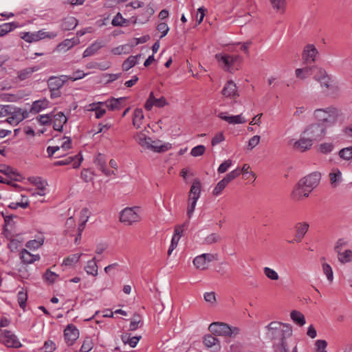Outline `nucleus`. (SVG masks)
Here are the masks:
<instances>
[{
  "label": "nucleus",
  "mask_w": 352,
  "mask_h": 352,
  "mask_svg": "<svg viewBox=\"0 0 352 352\" xmlns=\"http://www.w3.org/2000/svg\"><path fill=\"white\" fill-rule=\"evenodd\" d=\"M94 346L93 340L91 338L87 337L85 339L82 346L80 348V352H89Z\"/></svg>",
  "instance_id": "nucleus-50"
},
{
  "label": "nucleus",
  "mask_w": 352,
  "mask_h": 352,
  "mask_svg": "<svg viewBox=\"0 0 352 352\" xmlns=\"http://www.w3.org/2000/svg\"><path fill=\"white\" fill-rule=\"evenodd\" d=\"M312 142H313L306 136V138H302L296 141L294 144V148L300 152H305L311 147L313 144Z\"/></svg>",
  "instance_id": "nucleus-20"
},
{
  "label": "nucleus",
  "mask_w": 352,
  "mask_h": 352,
  "mask_svg": "<svg viewBox=\"0 0 352 352\" xmlns=\"http://www.w3.org/2000/svg\"><path fill=\"white\" fill-rule=\"evenodd\" d=\"M206 151V147L204 145H198L192 148L190 154L193 157H199L204 155Z\"/></svg>",
  "instance_id": "nucleus-57"
},
{
  "label": "nucleus",
  "mask_w": 352,
  "mask_h": 352,
  "mask_svg": "<svg viewBox=\"0 0 352 352\" xmlns=\"http://www.w3.org/2000/svg\"><path fill=\"white\" fill-rule=\"evenodd\" d=\"M309 224L306 222H300L296 224L295 230V241L298 243L300 242L305 236L309 230Z\"/></svg>",
  "instance_id": "nucleus-16"
},
{
  "label": "nucleus",
  "mask_w": 352,
  "mask_h": 352,
  "mask_svg": "<svg viewBox=\"0 0 352 352\" xmlns=\"http://www.w3.org/2000/svg\"><path fill=\"white\" fill-rule=\"evenodd\" d=\"M0 173L11 177L13 180L16 182H20L23 179L22 175L16 170L6 164H0Z\"/></svg>",
  "instance_id": "nucleus-14"
},
{
  "label": "nucleus",
  "mask_w": 352,
  "mask_h": 352,
  "mask_svg": "<svg viewBox=\"0 0 352 352\" xmlns=\"http://www.w3.org/2000/svg\"><path fill=\"white\" fill-rule=\"evenodd\" d=\"M304 133L312 142L320 140L324 136L325 127L323 124H313L307 128Z\"/></svg>",
  "instance_id": "nucleus-6"
},
{
  "label": "nucleus",
  "mask_w": 352,
  "mask_h": 352,
  "mask_svg": "<svg viewBox=\"0 0 352 352\" xmlns=\"http://www.w3.org/2000/svg\"><path fill=\"white\" fill-rule=\"evenodd\" d=\"M221 239V237L216 233H212L208 235L204 241V243L206 245H211L218 242Z\"/></svg>",
  "instance_id": "nucleus-53"
},
{
  "label": "nucleus",
  "mask_w": 352,
  "mask_h": 352,
  "mask_svg": "<svg viewBox=\"0 0 352 352\" xmlns=\"http://www.w3.org/2000/svg\"><path fill=\"white\" fill-rule=\"evenodd\" d=\"M291 318L296 323L298 324L300 326H302L305 324V318L304 315L298 311L293 310L291 312Z\"/></svg>",
  "instance_id": "nucleus-38"
},
{
  "label": "nucleus",
  "mask_w": 352,
  "mask_h": 352,
  "mask_svg": "<svg viewBox=\"0 0 352 352\" xmlns=\"http://www.w3.org/2000/svg\"><path fill=\"white\" fill-rule=\"evenodd\" d=\"M0 341L3 342L8 347L19 348L21 344L16 336L10 331L0 330Z\"/></svg>",
  "instance_id": "nucleus-7"
},
{
  "label": "nucleus",
  "mask_w": 352,
  "mask_h": 352,
  "mask_svg": "<svg viewBox=\"0 0 352 352\" xmlns=\"http://www.w3.org/2000/svg\"><path fill=\"white\" fill-rule=\"evenodd\" d=\"M81 256L82 254H74L69 255L64 259L63 264L67 266L72 265V264L77 263Z\"/></svg>",
  "instance_id": "nucleus-48"
},
{
  "label": "nucleus",
  "mask_w": 352,
  "mask_h": 352,
  "mask_svg": "<svg viewBox=\"0 0 352 352\" xmlns=\"http://www.w3.org/2000/svg\"><path fill=\"white\" fill-rule=\"evenodd\" d=\"M36 34L38 35V41L43 39V38H54L57 36V33L51 32H45L43 30H39L36 32Z\"/></svg>",
  "instance_id": "nucleus-52"
},
{
  "label": "nucleus",
  "mask_w": 352,
  "mask_h": 352,
  "mask_svg": "<svg viewBox=\"0 0 352 352\" xmlns=\"http://www.w3.org/2000/svg\"><path fill=\"white\" fill-rule=\"evenodd\" d=\"M320 177L319 173L314 172L300 179L292 192L294 198L300 200L302 197H307L319 184Z\"/></svg>",
  "instance_id": "nucleus-2"
},
{
  "label": "nucleus",
  "mask_w": 352,
  "mask_h": 352,
  "mask_svg": "<svg viewBox=\"0 0 352 352\" xmlns=\"http://www.w3.org/2000/svg\"><path fill=\"white\" fill-rule=\"evenodd\" d=\"M314 116L319 121L325 123L328 126H331L336 122L338 111L333 107L318 109L314 111Z\"/></svg>",
  "instance_id": "nucleus-4"
},
{
  "label": "nucleus",
  "mask_w": 352,
  "mask_h": 352,
  "mask_svg": "<svg viewBox=\"0 0 352 352\" xmlns=\"http://www.w3.org/2000/svg\"><path fill=\"white\" fill-rule=\"evenodd\" d=\"M268 336L272 340L275 352H289L286 338L292 335V328L289 324L272 322L267 327Z\"/></svg>",
  "instance_id": "nucleus-1"
},
{
  "label": "nucleus",
  "mask_w": 352,
  "mask_h": 352,
  "mask_svg": "<svg viewBox=\"0 0 352 352\" xmlns=\"http://www.w3.org/2000/svg\"><path fill=\"white\" fill-rule=\"evenodd\" d=\"M193 264L198 270H204L207 269V263L206 262V258H204L201 254L196 256L194 258Z\"/></svg>",
  "instance_id": "nucleus-39"
},
{
  "label": "nucleus",
  "mask_w": 352,
  "mask_h": 352,
  "mask_svg": "<svg viewBox=\"0 0 352 352\" xmlns=\"http://www.w3.org/2000/svg\"><path fill=\"white\" fill-rule=\"evenodd\" d=\"M313 74V67H305L302 68H298L295 70V74L297 78L300 80H305L311 76Z\"/></svg>",
  "instance_id": "nucleus-29"
},
{
  "label": "nucleus",
  "mask_w": 352,
  "mask_h": 352,
  "mask_svg": "<svg viewBox=\"0 0 352 352\" xmlns=\"http://www.w3.org/2000/svg\"><path fill=\"white\" fill-rule=\"evenodd\" d=\"M20 258L25 264H31L40 259L38 254H32L26 249H23L20 252Z\"/></svg>",
  "instance_id": "nucleus-22"
},
{
  "label": "nucleus",
  "mask_w": 352,
  "mask_h": 352,
  "mask_svg": "<svg viewBox=\"0 0 352 352\" xmlns=\"http://www.w3.org/2000/svg\"><path fill=\"white\" fill-rule=\"evenodd\" d=\"M12 116V120H16L19 123L23 120V117L21 113V108L13 107V109L11 111L10 114Z\"/></svg>",
  "instance_id": "nucleus-62"
},
{
  "label": "nucleus",
  "mask_w": 352,
  "mask_h": 352,
  "mask_svg": "<svg viewBox=\"0 0 352 352\" xmlns=\"http://www.w3.org/2000/svg\"><path fill=\"white\" fill-rule=\"evenodd\" d=\"M142 322L141 316L137 313L134 314L129 327L130 331H135L138 328V324Z\"/></svg>",
  "instance_id": "nucleus-47"
},
{
  "label": "nucleus",
  "mask_w": 352,
  "mask_h": 352,
  "mask_svg": "<svg viewBox=\"0 0 352 352\" xmlns=\"http://www.w3.org/2000/svg\"><path fill=\"white\" fill-rule=\"evenodd\" d=\"M155 13L153 7L149 4L142 10V12L140 14L134 21V23H145L148 21L150 17Z\"/></svg>",
  "instance_id": "nucleus-17"
},
{
  "label": "nucleus",
  "mask_w": 352,
  "mask_h": 352,
  "mask_svg": "<svg viewBox=\"0 0 352 352\" xmlns=\"http://www.w3.org/2000/svg\"><path fill=\"white\" fill-rule=\"evenodd\" d=\"M38 69L39 67L38 66L25 68L17 72V77L20 80H24L29 78L34 72H37Z\"/></svg>",
  "instance_id": "nucleus-28"
},
{
  "label": "nucleus",
  "mask_w": 352,
  "mask_h": 352,
  "mask_svg": "<svg viewBox=\"0 0 352 352\" xmlns=\"http://www.w3.org/2000/svg\"><path fill=\"white\" fill-rule=\"evenodd\" d=\"M131 50V47L129 45H122L114 47L111 50V52L115 55H121L122 54H129L130 53Z\"/></svg>",
  "instance_id": "nucleus-40"
},
{
  "label": "nucleus",
  "mask_w": 352,
  "mask_h": 352,
  "mask_svg": "<svg viewBox=\"0 0 352 352\" xmlns=\"http://www.w3.org/2000/svg\"><path fill=\"white\" fill-rule=\"evenodd\" d=\"M79 336V331L73 324H68L64 331V337L68 346L74 344Z\"/></svg>",
  "instance_id": "nucleus-10"
},
{
  "label": "nucleus",
  "mask_w": 352,
  "mask_h": 352,
  "mask_svg": "<svg viewBox=\"0 0 352 352\" xmlns=\"http://www.w3.org/2000/svg\"><path fill=\"white\" fill-rule=\"evenodd\" d=\"M338 259L341 263H346L352 261V250H346L344 252H338Z\"/></svg>",
  "instance_id": "nucleus-37"
},
{
  "label": "nucleus",
  "mask_w": 352,
  "mask_h": 352,
  "mask_svg": "<svg viewBox=\"0 0 352 352\" xmlns=\"http://www.w3.org/2000/svg\"><path fill=\"white\" fill-rule=\"evenodd\" d=\"M151 146V150L157 153L165 152L170 148L168 144H162V141L159 140H153V143Z\"/></svg>",
  "instance_id": "nucleus-32"
},
{
  "label": "nucleus",
  "mask_w": 352,
  "mask_h": 352,
  "mask_svg": "<svg viewBox=\"0 0 352 352\" xmlns=\"http://www.w3.org/2000/svg\"><path fill=\"white\" fill-rule=\"evenodd\" d=\"M141 54H138L136 56H130L128 57L122 63V69L124 71L129 70L138 63V60L140 58H141Z\"/></svg>",
  "instance_id": "nucleus-27"
},
{
  "label": "nucleus",
  "mask_w": 352,
  "mask_h": 352,
  "mask_svg": "<svg viewBox=\"0 0 352 352\" xmlns=\"http://www.w3.org/2000/svg\"><path fill=\"white\" fill-rule=\"evenodd\" d=\"M82 156L79 153L75 156H69L63 160L54 162V166H65L70 164L73 162V168H78L82 161Z\"/></svg>",
  "instance_id": "nucleus-13"
},
{
  "label": "nucleus",
  "mask_w": 352,
  "mask_h": 352,
  "mask_svg": "<svg viewBox=\"0 0 352 352\" xmlns=\"http://www.w3.org/2000/svg\"><path fill=\"white\" fill-rule=\"evenodd\" d=\"M144 118L142 109L137 108L133 112V124L137 129L140 128L142 120Z\"/></svg>",
  "instance_id": "nucleus-34"
},
{
  "label": "nucleus",
  "mask_w": 352,
  "mask_h": 352,
  "mask_svg": "<svg viewBox=\"0 0 352 352\" xmlns=\"http://www.w3.org/2000/svg\"><path fill=\"white\" fill-rule=\"evenodd\" d=\"M104 46V43L102 41H96L90 46H89L83 52L82 57H88L95 54L100 49Z\"/></svg>",
  "instance_id": "nucleus-23"
},
{
  "label": "nucleus",
  "mask_w": 352,
  "mask_h": 352,
  "mask_svg": "<svg viewBox=\"0 0 352 352\" xmlns=\"http://www.w3.org/2000/svg\"><path fill=\"white\" fill-rule=\"evenodd\" d=\"M67 122V117L63 112H58L54 116L53 128L54 130L61 132L65 124Z\"/></svg>",
  "instance_id": "nucleus-19"
},
{
  "label": "nucleus",
  "mask_w": 352,
  "mask_h": 352,
  "mask_svg": "<svg viewBox=\"0 0 352 352\" xmlns=\"http://www.w3.org/2000/svg\"><path fill=\"white\" fill-rule=\"evenodd\" d=\"M208 329L212 335L228 338H235L241 330L237 327H231L226 323L214 322L209 325Z\"/></svg>",
  "instance_id": "nucleus-3"
},
{
  "label": "nucleus",
  "mask_w": 352,
  "mask_h": 352,
  "mask_svg": "<svg viewBox=\"0 0 352 352\" xmlns=\"http://www.w3.org/2000/svg\"><path fill=\"white\" fill-rule=\"evenodd\" d=\"M323 273L327 276L328 280L332 282L333 280V274L331 267L327 263H322Z\"/></svg>",
  "instance_id": "nucleus-54"
},
{
  "label": "nucleus",
  "mask_w": 352,
  "mask_h": 352,
  "mask_svg": "<svg viewBox=\"0 0 352 352\" xmlns=\"http://www.w3.org/2000/svg\"><path fill=\"white\" fill-rule=\"evenodd\" d=\"M137 142L143 148L151 150V144L153 143V140L146 136L144 133H139L135 136Z\"/></svg>",
  "instance_id": "nucleus-25"
},
{
  "label": "nucleus",
  "mask_w": 352,
  "mask_h": 352,
  "mask_svg": "<svg viewBox=\"0 0 352 352\" xmlns=\"http://www.w3.org/2000/svg\"><path fill=\"white\" fill-rule=\"evenodd\" d=\"M48 101L45 99L34 101L30 108V112L34 114L38 113L47 107Z\"/></svg>",
  "instance_id": "nucleus-31"
},
{
  "label": "nucleus",
  "mask_w": 352,
  "mask_h": 352,
  "mask_svg": "<svg viewBox=\"0 0 352 352\" xmlns=\"http://www.w3.org/2000/svg\"><path fill=\"white\" fill-rule=\"evenodd\" d=\"M318 54V51L313 44L307 45L302 54L304 63L307 64L314 63Z\"/></svg>",
  "instance_id": "nucleus-9"
},
{
  "label": "nucleus",
  "mask_w": 352,
  "mask_h": 352,
  "mask_svg": "<svg viewBox=\"0 0 352 352\" xmlns=\"http://www.w3.org/2000/svg\"><path fill=\"white\" fill-rule=\"evenodd\" d=\"M126 98L122 97L119 98H111V99L103 102L104 104L111 111L120 109L121 107V102L124 100Z\"/></svg>",
  "instance_id": "nucleus-26"
},
{
  "label": "nucleus",
  "mask_w": 352,
  "mask_h": 352,
  "mask_svg": "<svg viewBox=\"0 0 352 352\" xmlns=\"http://www.w3.org/2000/svg\"><path fill=\"white\" fill-rule=\"evenodd\" d=\"M138 208H126L120 212V221L126 226L140 221L141 217L135 211Z\"/></svg>",
  "instance_id": "nucleus-5"
},
{
  "label": "nucleus",
  "mask_w": 352,
  "mask_h": 352,
  "mask_svg": "<svg viewBox=\"0 0 352 352\" xmlns=\"http://www.w3.org/2000/svg\"><path fill=\"white\" fill-rule=\"evenodd\" d=\"M56 348V344L53 341L49 340L45 342L41 350L42 352H53L55 351Z\"/></svg>",
  "instance_id": "nucleus-55"
},
{
  "label": "nucleus",
  "mask_w": 352,
  "mask_h": 352,
  "mask_svg": "<svg viewBox=\"0 0 352 352\" xmlns=\"http://www.w3.org/2000/svg\"><path fill=\"white\" fill-rule=\"evenodd\" d=\"M29 180L34 184L38 189H45L47 183L46 181L43 180L41 177H32Z\"/></svg>",
  "instance_id": "nucleus-51"
},
{
  "label": "nucleus",
  "mask_w": 352,
  "mask_h": 352,
  "mask_svg": "<svg viewBox=\"0 0 352 352\" xmlns=\"http://www.w3.org/2000/svg\"><path fill=\"white\" fill-rule=\"evenodd\" d=\"M327 343L325 340H318L316 342V352H327Z\"/></svg>",
  "instance_id": "nucleus-64"
},
{
  "label": "nucleus",
  "mask_w": 352,
  "mask_h": 352,
  "mask_svg": "<svg viewBox=\"0 0 352 352\" xmlns=\"http://www.w3.org/2000/svg\"><path fill=\"white\" fill-rule=\"evenodd\" d=\"M219 117L223 120L226 121L229 124H243L246 122V120L242 117L241 115L237 116H226L225 113H221L219 114Z\"/></svg>",
  "instance_id": "nucleus-24"
},
{
  "label": "nucleus",
  "mask_w": 352,
  "mask_h": 352,
  "mask_svg": "<svg viewBox=\"0 0 352 352\" xmlns=\"http://www.w3.org/2000/svg\"><path fill=\"white\" fill-rule=\"evenodd\" d=\"M223 96L227 98H235L239 96L237 87L232 80H228L221 91Z\"/></svg>",
  "instance_id": "nucleus-15"
},
{
  "label": "nucleus",
  "mask_w": 352,
  "mask_h": 352,
  "mask_svg": "<svg viewBox=\"0 0 352 352\" xmlns=\"http://www.w3.org/2000/svg\"><path fill=\"white\" fill-rule=\"evenodd\" d=\"M241 174V171L239 168H236L235 170L228 173L222 180L225 182V183L228 185L230 182L239 176Z\"/></svg>",
  "instance_id": "nucleus-44"
},
{
  "label": "nucleus",
  "mask_w": 352,
  "mask_h": 352,
  "mask_svg": "<svg viewBox=\"0 0 352 352\" xmlns=\"http://www.w3.org/2000/svg\"><path fill=\"white\" fill-rule=\"evenodd\" d=\"M215 58L219 63L223 64V67L225 70L232 72V67L229 61V55L217 54Z\"/></svg>",
  "instance_id": "nucleus-33"
},
{
  "label": "nucleus",
  "mask_w": 352,
  "mask_h": 352,
  "mask_svg": "<svg viewBox=\"0 0 352 352\" xmlns=\"http://www.w3.org/2000/svg\"><path fill=\"white\" fill-rule=\"evenodd\" d=\"M263 273L265 275V276L272 280H277L279 279V276L278 273L273 269L265 267L263 268Z\"/></svg>",
  "instance_id": "nucleus-43"
},
{
  "label": "nucleus",
  "mask_w": 352,
  "mask_h": 352,
  "mask_svg": "<svg viewBox=\"0 0 352 352\" xmlns=\"http://www.w3.org/2000/svg\"><path fill=\"white\" fill-rule=\"evenodd\" d=\"M16 28L14 23H6L0 25V36L7 34Z\"/></svg>",
  "instance_id": "nucleus-42"
},
{
  "label": "nucleus",
  "mask_w": 352,
  "mask_h": 352,
  "mask_svg": "<svg viewBox=\"0 0 352 352\" xmlns=\"http://www.w3.org/2000/svg\"><path fill=\"white\" fill-rule=\"evenodd\" d=\"M37 120L41 125H48L52 122V114L40 115Z\"/></svg>",
  "instance_id": "nucleus-59"
},
{
  "label": "nucleus",
  "mask_w": 352,
  "mask_h": 352,
  "mask_svg": "<svg viewBox=\"0 0 352 352\" xmlns=\"http://www.w3.org/2000/svg\"><path fill=\"white\" fill-rule=\"evenodd\" d=\"M57 277H58V274H56V273H54L53 272H51L50 270H47L43 275L44 279L49 283H54L56 281Z\"/></svg>",
  "instance_id": "nucleus-56"
},
{
  "label": "nucleus",
  "mask_w": 352,
  "mask_h": 352,
  "mask_svg": "<svg viewBox=\"0 0 352 352\" xmlns=\"http://www.w3.org/2000/svg\"><path fill=\"white\" fill-rule=\"evenodd\" d=\"M227 184L223 182L222 179L219 181L212 191V195L214 196H218L219 195L223 189L226 187Z\"/></svg>",
  "instance_id": "nucleus-58"
},
{
  "label": "nucleus",
  "mask_w": 352,
  "mask_h": 352,
  "mask_svg": "<svg viewBox=\"0 0 352 352\" xmlns=\"http://www.w3.org/2000/svg\"><path fill=\"white\" fill-rule=\"evenodd\" d=\"M204 343L208 348H211L215 346L219 347L220 346L219 340L217 338H216L213 335L210 334L206 335L204 336Z\"/></svg>",
  "instance_id": "nucleus-36"
},
{
  "label": "nucleus",
  "mask_w": 352,
  "mask_h": 352,
  "mask_svg": "<svg viewBox=\"0 0 352 352\" xmlns=\"http://www.w3.org/2000/svg\"><path fill=\"white\" fill-rule=\"evenodd\" d=\"M28 300V294L26 292L20 291L17 294V301L21 309L25 310L26 301Z\"/></svg>",
  "instance_id": "nucleus-45"
},
{
  "label": "nucleus",
  "mask_w": 352,
  "mask_h": 352,
  "mask_svg": "<svg viewBox=\"0 0 352 352\" xmlns=\"http://www.w3.org/2000/svg\"><path fill=\"white\" fill-rule=\"evenodd\" d=\"M12 109L13 107L11 105L0 104V118L8 116Z\"/></svg>",
  "instance_id": "nucleus-60"
},
{
  "label": "nucleus",
  "mask_w": 352,
  "mask_h": 352,
  "mask_svg": "<svg viewBox=\"0 0 352 352\" xmlns=\"http://www.w3.org/2000/svg\"><path fill=\"white\" fill-rule=\"evenodd\" d=\"M94 163L98 168L107 176L114 175L113 171H111L107 168L106 160L103 155L98 153L94 160Z\"/></svg>",
  "instance_id": "nucleus-18"
},
{
  "label": "nucleus",
  "mask_w": 352,
  "mask_h": 352,
  "mask_svg": "<svg viewBox=\"0 0 352 352\" xmlns=\"http://www.w3.org/2000/svg\"><path fill=\"white\" fill-rule=\"evenodd\" d=\"M126 23V19H124L120 13H118L112 20V25L113 26H123Z\"/></svg>",
  "instance_id": "nucleus-61"
},
{
  "label": "nucleus",
  "mask_w": 352,
  "mask_h": 352,
  "mask_svg": "<svg viewBox=\"0 0 352 352\" xmlns=\"http://www.w3.org/2000/svg\"><path fill=\"white\" fill-rule=\"evenodd\" d=\"M329 177L331 180V184L333 187H336L341 181L342 173L339 170H336V171L331 173L329 174Z\"/></svg>",
  "instance_id": "nucleus-41"
},
{
  "label": "nucleus",
  "mask_w": 352,
  "mask_h": 352,
  "mask_svg": "<svg viewBox=\"0 0 352 352\" xmlns=\"http://www.w3.org/2000/svg\"><path fill=\"white\" fill-rule=\"evenodd\" d=\"M68 80L69 76H50L47 80V85L50 89H60Z\"/></svg>",
  "instance_id": "nucleus-12"
},
{
  "label": "nucleus",
  "mask_w": 352,
  "mask_h": 352,
  "mask_svg": "<svg viewBox=\"0 0 352 352\" xmlns=\"http://www.w3.org/2000/svg\"><path fill=\"white\" fill-rule=\"evenodd\" d=\"M314 79L319 82L322 87L329 89L331 87V78L324 69H318V72L314 76Z\"/></svg>",
  "instance_id": "nucleus-11"
},
{
  "label": "nucleus",
  "mask_w": 352,
  "mask_h": 352,
  "mask_svg": "<svg viewBox=\"0 0 352 352\" xmlns=\"http://www.w3.org/2000/svg\"><path fill=\"white\" fill-rule=\"evenodd\" d=\"M167 104L166 99L164 96L160 98H155L153 92H151L144 104V108L146 111H151L153 106L160 108Z\"/></svg>",
  "instance_id": "nucleus-8"
},
{
  "label": "nucleus",
  "mask_w": 352,
  "mask_h": 352,
  "mask_svg": "<svg viewBox=\"0 0 352 352\" xmlns=\"http://www.w3.org/2000/svg\"><path fill=\"white\" fill-rule=\"evenodd\" d=\"M98 265L96 261V258H93L91 260L87 261L85 270L88 274L96 276L98 275Z\"/></svg>",
  "instance_id": "nucleus-35"
},
{
  "label": "nucleus",
  "mask_w": 352,
  "mask_h": 352,
  "mask_svg": "<svg viewBox=\"0 0 352 352\" xmlns=\"http://www.w3.org/2000/svg\"><path fill=\"white\" fill-rule=\"evenodd\" d=\"M21 37L28 43L38 41L36 32H25L23 33V35Z\"/></svg>",
  "instance_id": "nucleus-49"
},
{
  "label": "nucleus",
  "mask_w": 352,
  "mask_h": 352,
  "mask_svg": "<svg viewBox=\"0 0 352 352\" xmlns=\"http://www.w3.org/2000/svg\"><path fill=\"white\" fill-rule=\"evenodd\" d=\"M339 156L344 160H352V146L344 148L339 151Z\"/></svg>",
  "instance_id": "nucleus-46"
},
{
  "label": "nucleus",
  "mask_w": 352,
  "mask_h": 352,
  "mask_svg": "<svg viewBox=\"0 0 352 352\" xmlns=\"http://www.w3.org/2000/svg\"><path fill=\"white\" fill-rule=\"evenodd\" d=\"M78 25V20L73 16L65 18L62 24L61 28L63 31L74 30Z\"/></svg>",
  "instance_id": "nucleus-30"
},
{
  "label": "nucleus",
  "mask_w": 352,
  "mask_h": 352,
  "mask_svg": "<svg viewBox=\"0 0 352 352\" xmlns=\"http://www.w3.org/2000/svg\"><path fill=\"white\" fill-rule=\"evenodd\" d=\"M201 185L200 180L199 179H194L192 184L190 187L188 199L198 200L201 194Z\"/></svg>",
  "instance_id": "nucleus-21"
},
{
  "label": "nucleus",
  "mask_w": 352,
  "mask_h": 352,
  "mask_svg": "<svg viewBox=\"0 0 352 352\" xmlns=\"http://www.w3.org/2000/svg\"><path fill=\"white\" fill-rule=\"evenodd\" d=\"M333 148V144L331 143H322L319 146V151L324 154L330 153Z\"/></svg>",
  "instance_id": "nucleus-63"
}]
</instances>
